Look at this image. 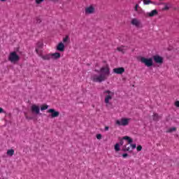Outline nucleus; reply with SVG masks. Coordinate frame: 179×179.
Masks as SVG:
<instances>
[{
	"label": "nucleus",
	"mask_w": 179,
	"mask_h": 179,
	"mask_svg": "<svg viewBox=\"0 0 179 179\" xmlns=\"http://www.w3.org/2000/svg\"><path fill=\"white\" fill-rule=\"evenodd\" d=\"M140 6H139V4H136L135 7H134V10L136 12L138 11V9H139Z\"/></svg>",
	"instance_id": "c85d7f7f"
},
{
	"label": "nucleus",
	"mask_w": 179,
	"mask_h": 179,
	"mask_svg": "<svg viewBox=\"0 0 179 179\" xmlns=\"http://www.w3.org/2000/svg\"><path fill=\"white\" fill-rule=\"evenodd\" d=\"M103 94L105 96V103L110 104V100H113V97H114V92L105 90Z\"/></svg>",
	"instance_id": "f03ea898"
},
{
	"label": "nucleus",
	"mask_w": 179,
	"mask_h": 179,
	"mask_svg": "<svg viewBox=\"0 0 179 179\" xmlns=\"http://www.w3.org/2000/svg\"><path fill=\"white\" fill-rule=\"evenodd\" d=\"M25 117L27 118V120H29V117H27V115H25Z\"/></svg>",
	"instance_id": "a19ab883"
},
{
	"label": "nucleus",
	"mask_w": 179,
	"mask_h": 179,
	"mask_svg": "<svg viewBox=\"0 0 179 179\" xmlns=\"http://www.w3.org/2000/svg\"><path fill=\"white\" fill-rule=\"evenodd\" d=\"M175 106H176V107H179V101H176L175 102Z\"/></svg>",
	"instance_id": "72a5a7b5"
},
{
	"label": "nucleus",
	"mask_w": 179,
	"mask_h": 179,
	"mask_svg": "<svg viewBox=\"0 0 179 179\" xmlns=\"http://www.w3.org/2000/svg\"><path fill=\"white\" fill-rule=\"evenodd\" d=\"M47 113H48L50 115V117L52 118H57V117H59V112L55 110V109L54 108H50L49 110H47Z\"/></svg>",
	"instance_id": "0eeeda50"
},
{
	"label": "nucleus",
	"mask_w": 179,
	"mask_h": 179,
	"mask_svg": "<svg viewBox=\"0 0 179 179\" xmlns=\"http://www.w3.org/2000/svg\"><path fill=\"white\" fill-rule=\"evenodd\" d=\"M114 73H117V75H122L125 72V69L124 67H119L113 69Z\"/></svg>",
	"instance_id": "f8f14e48"
},
{
	"label": "nucleus",
	"mask_w": 179,
	"mask_h": 179,
	"mask_svg": "<svg viewBox=\"0 0 179 179\" xmlns=\"http://www.w3.org/2000/svg\"><path fill=\"white\" fill-rule=\"evenodd\" d=\"M130 148H131V149H136V144H131Z\"/></svg>",
	"instance_id": "7c9ffc66"
},
{
	"label": "nucleus",
	"mask_w": 179,
	"mask_h": 179,
	"mask_svg": "<svg viewBox=\"0 0 179 179\" xmlns=\"http://www.w3.org/2000/svg\"><path fill=\"white\" fill-rule=\"evenodd\" d=\"M117 51H119V52H122V54H125V52H127V48L126 46H120L117 48Z\"/></svg>",
	"instance_id": "dca6fc26"
},
{
	"label": "nucleus",
	"mask_w": 179,
	"mask_h": 179,
	"mask_svg": "<svg viewBox=\"0 0 179 179\" xmlns=\"http://www.w3.org/2000/svg\"><path fill=\"white\" fill-rule=\"evenodd\" d=\"M159 1H163V0H159Z\"/></svg>",
	"instance_id": "37998d69"
},
{
	"label": "nucleus",
	"mask_w": 179,
	"mask_h": 179,
	"mask_svg": "<svg viewBox=\"0 0 179 179\" xmlns=\"http://www.w3.org/2000/svg\"><path fill=\"white\" fill-rule=\"evenodd\" d=\"M96 138L99 140L101 139V134H96Z\"/></svg>",
	"instance_id": "2f4dec72"
},
{
	"label": "nucleus",
	"mask_w": 179,
	"mask_h": 179,
	"mask_svg": "<svg viewBox=\"0 0 179 179\" xmlns=\"http://www.w3.org/2000/svg\"><path fill=\"white\" fill-rule=\"evenodd\" d=\"M127 150L128 149H127V145H123L122 148V152H127Z\"/></svg>",
	"instance_id": "cd10ccee"
},
{
	"label": "nucleus",
	"mask_w": 179,
	"mask_h": 179,
	"mask_svg": "<svg viewBox=\"0 0 179 179\" xmlns=\"http://www.w3.org/2000/svg\"><path fill=\"white\" fill-rule=\"evenodd\" d=\"M122 157H124V159H125V157H128V154L127 153L122 154Z\"/></svg>",
	"instance_id": "c9c22d12"
},
{
	"label": "nucleus",
	"mask_w": 179,
	"mask_h": 179,
	"mask_svg": "<svg viewBox=\"0 0 179 179\" xmlns=\"http://www.w3.org/2000/svg\"><path fill=\"white\" fill-rule=\"evenodd\" d=\"M1 2H5V1H6V0H1Z\"/></svg>",
	"instance_id": "79ce46f5"
},
{
	"label": "nucleus",
	"mask_w": 179,
	"mask_h": 179,
	"mask_svg": "<svg viewBox=\"0 0 179 179\" xmlns=\"http://www.w3.org/2000/svg\"><path fill=\"white\" fill-rule=\"evenodd\" d=\"M45 0H35V2L37 5H40L42 2H44Z\"/></svg>",
	"instance_id": "bb28decb"
},
{
	"label": "nucleus",
	"mask_w": 179,
	"mask_h": 179,
	"mask_svg": "<svg viewBox=\"0 0 179 179\" xmlns=\"http://www.w3.org/2000/svg\"><path fill=\"white\" fill-rule=\"evenodd\" d=\"M37 23H41V20L38 19V20H37Z\"/></svg>",
	"instance_id": "ea45409f"
},
{
	"label": "nucleus",
	"mask_w": 179,
	"mask_h": 179,
	"mask_svg": "<svg viewBox=\"0 0 179 179\" xmlns=\"http://www.w3.org/2000/svg\"><path fill=\"white\" fill-rule=\"evenodd\" d=\"M8 156H13L15 155V150L13 149L8 150L7 151Z\"/></svg>",
	"instance_id": "aec40b11"
},
{
	"label": "nucleus",
	"mask_w": 179,
	"mask_h": 179,
	"mask_svg": "<svg viewBox=\"0 0 179 179\" xmlns=\"http://www.w3.org/2000/svg\"><path fill=\"white\" fill-rule=\"evenodd\" d=\"M120 144L121 146H122V145H124V139H123V138H122V139L120 140Z\"/></svg>",
	"instance_id": "473e14b6"
},
{
	"label": "nucleus",
	"mask_w": 179,
	"mask_h": 179,
	"mask_svg": "<svg viewBox=\"0 0 179 179\" xmlns=\"http://www.w3.org/2000/svg\"><path fill=\"white\" fill-rule=\"evenodd\" d=\"M144 11L143 9H142V8H138V9L137 10V13H138V15H142L143 14Z\"/></svg>",
	"instance_id": "b1692460"
},
{
	"label": "nucleus",
	"mask_w": 179,
	"mask_h": 179,
	"mask_svg": "<svg viewBox=\"0 0 179 179\" xmlns=\"http://www.w3.org/2000/svg\"><path fill=\"white\" fill-rule=\"evenodd\" d=\"M153 61L155 62V64H159V65H162L164 62V59L162 56H159L158 55H154L152 57Z\"/></svg>",
	"instance_id": "1a4fd4ad"
},
{
	"label": "nucleus",
	"mask_w": 179,
	"mask_h": 179,
	"mask_svg": "<svg viewBox=\"0 0 179 179\" xmlns=\"http://www.w3.org/2000/svg\"><path fill=\"white\" fill-rule=\"evenodd\" d=\"M57 51H60V52H64L65 51V45L62 43V42L59 43L57 46Z\"/></svg>",
	"instance_id": "4468645a"
},
{
	"label": "nucleus",
	"mask_w": 179,
	"mask_h": 179,
	"mask_svg": "<svg viewBox=\"0 0 179 179\" xmlns=\"http://www.w3.org/2000/svg\"><path fill=\"white\" fill-rule=\"evenodd\" d=\"M129 124V119L122 118L121 120H116V124L119 127L122 126L125 127Z\"/></svg>",
	"instance_id": "423d86ee"
},
{
	"label": "nucleus",
	"mask_w": 179,
	"mask_h": 179,
	"mask_svg": "<svg viewBox=\"0 0 179 179\" xmlns=\"http://www.w3.org/2000/svg\"><path fill=\"white\" fill-rule=\"evenodd\" d=\"M5 110H3V108L0 107V114L4 113Z\"/></svg>",
	"instance_id": "f704fd0d"
},
{
	"label": "nucleus",
	"mask_w": 179,
	"mask_h": 179,
	"mask_svg": "<svg viewBox=\"0 0 179 179\" xmlns=\"http://www.w3.org/2000/svg\"><path fill=\"white\" fill-rule=\"evenodd\" d=\"M31 111L34 114H40V107L36 104H34L31 106Z\"/></svg>",
	"instance_id": "9d476101"
},
{
	"label": "nucleus",
	"mask_w": 179,
	"mask_h": 179,
	"mask_svg": "<svg viewBox=\"0 0 179 179\" xmlns=\"http://www.w3.org/2000/svg\"><path fill=\"white\" fill-rule=\"evenodd\" d=\"M43 46L44 43L42 42V41H40L36 43V52L38 55H40V54H41V49H43Z\"/></svg>",
	"instance_id": "6e6552de"
},
{
	"label": "nucleus",
	"mask_w": 179,
	"mask_h": 179,
	"mask_svg": "<svg viewBox=\"0 0 179 179\" xmlns=\"http://www.w3.org/2000/svg\"><path fill=\"white\" fill-rule=\"evenodd\" d=\"M109 128H110V127H107V126L105 127V131H108Z\"/></svg>",
	"instance_id": "58836bf2"
},
{
	"label": "nucleus",
	"mask_w": 179,
	"mask_h": 179,
	"mask_svg": "<svg viewBox=\"0 0 179 179\" xmlns=\"http://www.w3.org/2000/svg\"><path fill=\"white\" fill-rule=\"evenodd\" d=\"M144 5H150V3H153V1L151 0H143Z\"/></svg>",
	"instance_id": "412c9836"
},
{
	"label": "nucleus",
	"mask_w": 179,
	"mask_h": 179,
	"mask_svg": "<svg viewBox=\"0 0 179 179\" xmlns=\"http://www.w3.org/2000/svg\"><path fill=\"white\" fill-rule=\"evenodd\" d=\"M66 41H69V36H66V37L63 38L64 43H66Z\"/></svg>",
	"instance_id": "a878e982"
},
{
	"label": "nucleus",
	"mask_w": 179,
	"mask_h": 179,
	"mask_svg": "<svg viewBox=\"0 0 179 179\" xmlns=\"http://www.w3.org/2000/svg\"><path fill=\"white\" fill-rule=\"evenodd\" d=\"M124 141H127V143L129 145H131V143H132V142H134V139H132L131 137L128 136H125L123 137Z\"/></svg>",
	"instance_id": "f3484780"
},
{
	"label": "nucleus",
	"mask_w": 179,
	"mask_h": 179,
	"mask_svg": "<svg viewBox=\"0 0 179 179\" xmlns=\"http://www.w3.org/2000/svg\"><path fill=\"white\" fill-rule=\"evenodd\" d=\"M140 61L141 64H144L145 66L150 68V66H153V58H146L145 57H140Z\"/></svg>",
	"instance_id": "7ed1b4c3"
},
{
	"label": "nucleus",
	"mask_w": 179,
	"mask_h": 179,
	"mask_svg": "<svg viewBox=\"0 0 179 179\" xmlns=\"http://www.w3.org/2000/svg\"><path fill=\"white\" fill-rule=\"evenodd\" d=\"M48 105L47 104H43L41 106V111H44V110H48Z\"/></svg>",
	"instance_id": "4be33fe9"
},
{
	"label": "nucleus",
	"mask_w": 179,
	"mask_h": 179,
	"mask_svg": "<svg viewBox=\"0 0 179 179\" xmlns=\"http://www.w3.org/2000/svg\"><path fill=\"white\" fill-rule=\"evenodd\" d=\"M38 57L42 58V59L43 61H50V59H51V53H48V54H46V55H43L42 53H40L38 55Z\"/></svg>",
	"instance_id": "9b49d317"
},
{
	"label": "nucleus",
	"mask_w": 179,
	"mask_h": 179,
	"mask_svg": "<svg viewBox=\"0 0 179 179\" xmlns=\"http://www.w3.org/2000/svg\"><path fill=\"white\" fill-rule=\"evenodd\" d=\"M163 10H169V6H165V7L163 8Z\"/></svg>",
	"instance_id": "e433bc0d"
},
{
	"label": "nucleus",
	"mask_w": 179,
	"mask_h": 179,
	"mask_svg": "<svg viewBox=\"0 0 179 179\" xmlns=\"http://www.w3.org/2000/svg\"><path fill=\"white\" fill-rule=\"evenodd\" d=\"M136 149L138 152H141L142 150V145H138Z\"/></svg>",
	"instance_id": "c756f323"
},
{
	"label": "nucleus",
	"mask_w": 179,
	"mask_h": 179,
	"mask_svg": "<svg viewBox=\"0 0 179 179\" xmlns=\"http://www.w3.org/2000/svg\"><path fill=\"white\" fill-rule=\"evenodd\" d=\"M115 152H120V143H116L115 145Z\"/></svg>",
	"instance_id": "5701e85b"
},
{
	"label": "nucleus",
	"mask_w": 179,
	"mask_h": 179,
	"mask_svg": "<svg viewBox=\"0 0 179 179\" xmlns=\"http://www.w3.org/2000/svg\"><path fill=\"white\" fill-rule=\"evenodd\" d=\"M158 13L157 10H152L150 13H148V16L150 17H153V16H156Z\"/></svg>",
	"instance_id": "a211bd4d"
},
{
	"label": "nucleus",
	"mask_w": 179,
	"mask_h": 179,
	"mask_svg": "<svg viewBox=\"0 0 179 179\" xmlns=\"http://www.w3.org/2000/svg\"><path fill=\"white\" fill-rule=\"evenodd\" d=\"M95 72H98L100 74H93L91 77V80L96 83H101V82H104L108 79V76H110V67L105 66L101 67L99 71L95 70Z\"/></svg>",
	"instance_id": "f257e3e1"
},
{
	"label": "nucleus",
	"mask_w": 179,
	"mask_h": 179,
	"mask_svg": "<svg viewBox=\"0 0 179 179\" xmlns=\"http://www.w3.org/2000/svg\"><path fill=\"white\" fill-rule=\"evenodd\" d=\"M127 152H129V150L131 149V145L128 146V145H127Z\"/></svg>",
	"instance_id": "4c0bfd02"
},
{
	"label": "nucleus",
	"mask_w": 179,
	"mask_h": 179,
	"mask_svg": "<svg viewBox=\"0 0 179 179\" xmlns=\"http://www.w3.org/2000/svg\"><path fill=\"white\" fill-rule=\"evenodd\" d=\"M96 13V8L93 5H90L85 8V15H94Z\"/></svg>",
	"instance_id": "39448f33"
},
{
	"label": "nucleus",
	"mask_w": 179,
	"mask_h": 179,
	"mask_svg": "<svg viewBox=\"0 0 179 179\" xmlns=\"http://www.w3.org/2000/svg\"><path fill=\"white\" fill-rule=\"evenodd\" d=\"M51 59L54 60L59 59L61 58V53L59 52H55L50 53Z\"/></svg>",
	"instance_id": "2eb2a0df"
},
{
	"label": "nucleus",
	"mask_w": 179,
	"mask_h": 179,
	"mask_svg": "<svg viewBox=\"0 0 179 179\" xmlns=\"http://www.w3.org/2000/svg\"><path fill=\"white\" fill-rule=\"evenodd\" d=\"M153 121H159L160 120L161 116L157 113H154L152 115Z\"/></svg>",
	"instance_id": "6ab92c4d"
},
{
	"label": "nucleus",
	"mask_w": 179,
	"mask_h": 179,
	"mask_svg": "<svg viewBox=\"0 0 179 179\" xmlns=\"http://www.w3.org/2000/svg\"><path fill=\"white\" fill-rule=\"evenodd\" d=\"M19 59H20V57H19V55H17L16 52H13L10 53L8 56V61H10V62H17Z\"/></svg>",
	"instance_id": "20e7f679"
},
{
	"label": "nucleus",
	"mask_w": 179,
	"mask_h": 179,
	"mask_svg": "<svg viewBox=\"0 0 179 179\" xmlns=\"http://www.w3.org/2000/svg\"><path fill=\"white\" fill-rule=\"evenodd\" d=\"M174 131H177V128H176V127H171V128H170V129L167 131V132H169V133L170 134V133H171V132H174Z\"/></svg>",
	"instance_id": "393cba45"
},
{
	"label": "nucleus",
	"mask_w": 179,
	"mask_h": 179,
	"mask_svg": "<svg viewBox=\"0 0 179 179\" xmlns=\"http://www.w3.org/2000/svg\"><path fill=\"white\" fill-rule=\"evenodd\" d=\"M131 23L136 27H141V21L136 18L132 19Z\"/></svg>",
	"instance_id": "ddd939ff"
}]
</instances>
